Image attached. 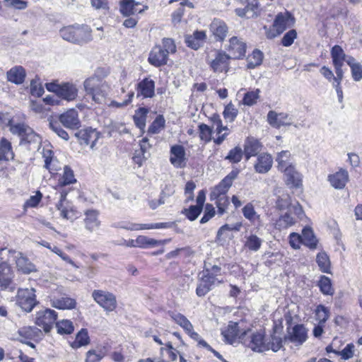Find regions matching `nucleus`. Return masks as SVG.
Listing matches in <instances>:
<instances>
[{
    "mask_svg": "<svg viewBox=\"0 0 362 362\" xmlns=\"http://www.w3.org/2000/svg\"><path fill=\"white\" fill-rule=\"evenodd\" d=\"M86 95L90 97L96 104L105 103L109 87L105 81L97 76L86 78L83 82Z\"/></svg>",
    "mask_w": 362,
    "mask_h": 362,
    "instance_id": "nucleus-1",
    "label": "nucleus"
},
{
    "mask_svg": "<svg viewBox=\"0 0 362 362\" xmlns=\"http://www.w3.org/2000/svg\"><path fill=\"white\" fill-rule=\"evenodd\" d=\"M91 29L87 25L68 26L60 30V35L68 42L83 45L93 39Z\"/></svg>",
    "mask_w": 362,
    "mask_h": 362,
    "instance_id": "nucleus-2",
    "label": "nucleus"
},
{
    "mask_svg": "<svg viewBox=\"0 0 362 362\" xmlns=\"http://www.w3.org/2000/svg\"><path fill=\"white\" fill-rule=\"evenodd\" d=\"M240 341L247 347L254 351H265L266 339L261 332H252L250 330L244 332L239 336Z\"/></svg>",
    "mask_w": 362,
    "mask_h": 362,
    "instance_id": "nucleus-3",
    "label": "nucleus"
},
{
    "mask_svg": "<svg viewBox=\"0 0 362 362\" xmlns=\"http://www.w3.org/2000/svg\"><path fill=\"white\" fill-rule=\"evenodd\" d=\"M210 68L215 73L228 72L229 70L230 56L223 51L215 50L207 56Z\"/></svg>",
    "mask_w": 362,
    "mask_h": 362,
    "instance_id": "nucleus-4",
    "label": "nucleus"
},
{
    "mask_svg": "<svg viewBox=\"0 0 362 362\" xmlns=\"http://www.w3.org/2000/svg\"><path fill=\"white\" fill-rule=\"evenodd\" d=\"M46 88L50 92L54 93L59 98L67 101H71L78 95V88L71 83L59 84L55 82L46 83Z\"/></svg>",
    "mask_w": 362,
    "mask_h": 362,
    "instance_id": "nucleus-5",
    "label": "nucleus"
},
{
    "mask_svg": "<svg viewBox=\"0 0 362 362\" xmlns=\"http://www.w3.org/2000/svg\"><path fill=\"white\" fill-rule=\"evenodd\" d=\"M94 300L107 313L114 311L117 302L115 294L105 290H94L92 293Z\"/></svg>",
    "mask_w": 362,
    "mask_h": 362,
    "instance_id": "nucleus-6",
    "label": "nucleus"
},
{
    "mask_svg": "<svg viewBox=\"0 0 362 362\" xmlns=\"http://www.w3.org/2000/svg\"><path fill=\"white\" fill-rule=\"evenodd\" d=\"M16 302L19 307L27 313L31 312L37 305L35 290L30 288H19L17 292Z\"/></svg>",
    "mask_w": 362,
    "mask_h": 362,
    "instance_id": "nucleus-7",
    "label": "nucleus"
},
{
    "mask_svg": "<svg viewBox=\"0 0 362 362\" xmlns=\"http://www.w3.org/2000/svg\"><path fill=\"white\" fill-rule=\"evenodd\" d=\"M111 226L115 228H122L127 230H150V229H160L168 227V223H156L141 224L131 223L126 221H117L112 223Z\"/></svg>",
    "mask_w": 362,
    "mask_h": 362,
    "instance_id": "nucleus-8",
    "label": "nucleus"
},
{
    "mask_svg": "<svg viewBox=\"0 0 362 362\" xmlns=\"http://www.w3.org/2000/svg\"><path fill=\"white\" fill-rule=\"evenodd\" d=\"M57 314L54 310L46 309L36 313L35 324L43 328L45 332H49L56 322Z\"/></svg>",
    "mask_w": 362,
    "mask_h": 362,
    "instance_id": "nucleus-9",
    "label": "nucleus"
},
{
    "mask_svg": "<svg viewBox=\"0 0 362 362\" xmlns=\"http://www.w3.org/2000/svg\"><path fill=\"white\" fill-rule=\"evenodd\" d=\"M9 130L13 134L18 135L22 141L28 143L35 141L37 136L33 130L23 122H16L13 120Z\"/></svg>",
    "mask_w": 362,
    "mask_h": 362,
    "instance_id": "nucleus-10",
    "label": "nucleus"
},
{
    "mask_svg": "<svg viewBox=\"0 0 362 362\" xmlns=\"http://www.w3.org/2000/svg\"><path fill=\"white\" fill-rule=\"evenodd\" d=\"M170 162L176 168H184L187 165V158L185 148L181 145H173L170 148Z\"/></svg>",
    "mask_w": 362,
    "mask_h": 362,
    "instance_id": "nucleus-11",
    "label": "nucleus"
},
{
    "mask_svg": "<svg viewBox=\"0 0 362 362\" xmlns=\"http://www.w3.org/2000/svg\"><path fill=\"white\" fill-rule=\"evenodd\" d=\"M331 57L336 75L340 78L344 74L342 66L349 56H346L343 49L339 45H334L331 49Z\"/></svg>",
    "mask_w": 362,
    "mask_h": 362,
    "instance_id": "nucleus-12",
    "label": "nucleus"
},
{
    "mask_svg": "<svg viewBox=\"0 0 362 362\" xmlns=\"http://www.w3.org/2000/svg\"><path fill=\"white\" fill-rule=\"evenodd\" d=\"M8 252L16 255L14 258L16 260V267L18 271H21L22 273L25 274L37 272L35 265L32 263L26 256L23 255L22 252H16V251L12 250H8Z\"/></svg>",
    "mask_w": 362,
    "mask_h": 362,
    "instance_id": "nucleus-13",
    "label": "nucleus"
},
{
    "mask_svg": "<svg viewBox=\"0 0 362 362\" xmlns=\"http://www.w3.org/2000/svg\"><path fill=\"white\" fill-rule=\"evenodd\" d=\"M67 192L62 191L60 192V199L57 204L56 207L59 211L60 216L66 220L73 221L76 214L72 205L66 200Z\"/></svg>",
    "mask_w": 362,
    "mask_h": 362,
    "instance_id": "nucleus-14",
    "label": "nucleus"
},
{
    "mask_svg": "<svg viewBox=\"0 0 362 362\" xmlns=\"http://www.w3.org/2000/svg\"><path fill=\"white\" fill-rule=\"evenodd\" d=\"M83 224L86 230L89 233L98 231L101 225L99 211L94 209L86 210L84 212Z\"/></svg>",
    "mask_w": 362,
    "mask_h": 362,
    "instance_id": "nucleus-15",
    "label": "nucleus"
},
{
    "mask_svg": "<svg viewBox=\"0 0 362 362\" xmlns=\"http://www.w3.org/2000/svg\"><path fill=\"white\" fill-rule=\"evenodd\" d=\"M59 122L69 129H77L80 127V120L78 112L74 109H70L59 116Z\"/></svg>",
    "mask_w": 362,
    "mask_h": 362,
    "instance_id": "nucleus-16",
    "label": "nucleus"
},
{
    "mask_svg": "<svg viewBox=\"0 0 362 362\" xmlns=\"http://www.w3.org/2000/svg\"><path fill=\"white\" fill-rule=\"evenodd\" d=\"M267 121L271 126L275 128L293 124L292 118L287 113H276L273 110L268 112Z\"/></svg>",
    "mask_w": 362,
    "mask_h": 362,
    "instance_id": "nucleus-17",
    "label": "nucleus"
},
{
    "mask_svg": "<svg viewBox=\"0 0 362 362\" xmlns=\"http://www.w3.org/2000/svg\"><path fill=\"white\" fill-rule=\"evenodd\" d=\"M228 50L231 54L230 55V59H240L245 54L246 44L242 39L238 37H233L229 40Z\"/></svg>",
    "mask_w": 362,
    "mask_h": 362,
    "instance_id": "nucleus-18",
    "label": "nucleus"
},
{
    "mask_svg": "<svg viewBox=\"0 0 362 362\" xmlns=\"http://www.w3.org/2000/svg\"><path fill=\"white\" fill-rule=\"evenodd\" d=\"M168 60V55L165 52L161 46L153 47L148 59V62L156 67L165 65Z\"/></svg>",
    "mask_w": 362,
    "mask_h": 362,
    "instance_id": "nucleus-19",
    "label": "nucleus"
},
{
    "mask_svg": "<svg viewBox=\"0 0 362 362\" xmlns=\"http://www.w3.org/2000/svg\"><path fill=\"white\" fill-rule=\"evenodd\" d=\"M349 173L346 170L340 169L339 171L329 175L328 180L335 189H343L349 181Z\"/></svg>",
    "mask_w": 362,
    "mask_h": 362,
    "instance_id": "nucleus-20",
    "label": "nucleus"
},
{
    "mask_svg": "<svg viewBox=\"0 0 362 362\" xmlns=\"http://www.w3.org/2000/svg\"><path fill=\"white\" fill-rule=\"evenodd\" d=\"M77 136L80 138L81 144L90 145L91 148H93L99 139V133L92 128L80 131Z\"/></svg>",
    "mask_w": 362,
    "mask_h": 362,
    "instance_id": "nucleus-21",
    "label": "nucleus"
},
{
    "mask_svg": "<svg viewBox=\"0 0 362 362\" xmlns=\"http://www.w3.org/2000/svg\"><path fill=\"white\" fill-rule=\"evenodd\" d=\"M155 95V83L153 80L146 78L138 83L137 95L144 98H152Z\"/></svg>",
    "mask_w": 362,
    "mask_h": 362,
    "instance_id": "nucleus-22",
    "label": "nucleus"
},
{
    "mask_svg": "<svg viewBox=\"0 0 362 362\" xmlns=\"http://www.w3.org/2000/svg\"><path fill=\"white\" fill-rule=\"evenodd\" d=\"M273 159L268 153H262L258 156L257 162L254 165L255 170L258 173H266L272 168Z\"/></svg>",
    "mask_w": 362,
    "mask_h": 362,
    "instance_id": "nucleus-23",
    "label": "nucleus"
},
{
    "mask_svg": "<svg viewBox=\"0 0 362 362\" xmlns=\"http://www.w3.org/2000/svg\"><path fill=\"white\" fill-rule=\"evenodd\" d=\"M144 11L141 4L135 2L134 0H122L120 2V12L124 16L134 15L140 13Z\"/></svg>",
    "mask_w": 362,
    "mask_h": 362,
    "instance_id": "nucleus-24",
    "label": "nucleus"
},
{
    "mask_svg": "<svg viewBox=\"0 0 362 362\" xmlns=\"http://www.w3.org/2000/svg\"><path fill=\"white\" fill-rule=\"evenodd\" d=\"M26 73L21 66H16L7 71V80L15 84H21L24 82Z\"/></svg>",
    "mask_w": 362,
    "mask_h": 362,
    "instance_id": "nucleus-25",
    "label": "nucleus"
},
{
    "mask_svg": "<svg viewBox=\"0 0 362 362\" xmlns=\"http://www.w3.org/2000/svg\"><path fill=\"white\" fill-rule=\"evenodd\" d=\"M283 172L287 185L291 187H299L301 185V175L295 170L293 166L283 170Z\"/></svg>",
    "mask_w": 362,
    "mask_h": 362,
    "instance_id": "nucleus-26",
    "label": "nucleus"
},
{
    "mask_svg": "<svg viewBox=\"0 0 362 362\" xmlns=\"http://www.w3.org/2000/svg\"><path fill=\"white\" fill-rule=\"evenodd\" d=\"M210 29L217 40L223 41L228 33V27L225 22L214 19L210 25Z\"/></svg>",
    "mask_w": 362,
    "mask_h": 362,
    "instance_id": "nucleus-27",
    "label": "nucleus"
},
{
    "mask_svg": "<svg viewBox=\"0 0 362 362\" xmlns=\"http://www.w3.org/2000/svg\"><path fill=\"white\" fill-rule=\"evenodd\" d=\"M169 240H158L145 235H139L136 238V247L148 248L164 245Z\"/></svg>",
    "mask_w": 362,
    "mask_h": 362,
    "instance_id": "nucleus-28",
    "label": "nucleus"
},
{
    "mask_svg": "<svg viewBox=\"0 0 362 362\" xmlns=\"http://www.w3.org/2000/svg\"><path fill=\"white\" fill-rule=\"evenodd\" d=\"M231 186L230 177H226L221 182L216 186L211 192V199H218V197L226 196Z\"/></svg>",
    "mask_w": 362,
    "mask_h": 362,
    "instance_id": "nucleus-29",
    "label": "nucleus"
},
{
    "mask_svg": "<svg viewBox=\"0 0 362 362\" xmlns=\"http://www.w3.org/2000/svg\"><path fill=\"white\" fill-rule=\"evenodd\" d=\"M216 280L217 279L212 275L204 276L196 290L197 296H205L211 289L212 286L216 283Z\"/></svg>",
    "mask_w": 362,
    "mask_h": 362,
    "instance_id": "nucleus-30",
    "label": "nucleus"
},
{
    "mask_svg": "<svg viewBox=\"0 0 362 362\" xmlns=\"http://www.w3.org/2000/svg\"><path fill=\"white\" fill-rule=\"evenodd\" d=\"M307 338L305 328L301 325L294 326L290 332L289 339L297 344H303Z\"/></svg>",
    "mask_w": 362,
    "mask_h": 362,
    "instance_id": "nucleus-31",
    "label": "nucleus"
},
{
    "mask_svg": "<svg viewBox=\"0 0 362 362\" xmlns=\"http://www.w3.org/2000/svg\"><path fill=\"white\" fill-rule=\"evenodd\" d=\"M11 268L5 262L0 264V287L7 288L13 279Z\"/></svg>",
    "mask_w": 362,
    "mask_h": 362,
    "instance_id": "nucleus-32",
    "label": "nucleus"
},
{
    "mask_svg": "<svg viewBox=\"0 0 362 362\" xmlns=\"http://www.w3.org/2000/svg\"><path fill=\"white\" fill-rule=\"evenodd\" d=\"M261 151L260 143L253 138L248 139L245 144L244 154L246 160L250 157L256 156Z\"/></svg>",
    "mask_w": 362,
    "mask_h": 362,
    "instance_id": "nucleus-33",
    "label": "nucleus"
},
{
    "mask_svg": "<svg viewBox=\"0 0 362 362\" xmlns=\"http://www.w3.org/2000/svg\"><path fill=\"white\" fill-rule=\"evenodd\" d=\"M244 217L250 221L254 225L260 226L262 221L260 215H259L255 210L254 206L252 203H247L242 209Z\"/></svg>",
    "mask_w": 362,
    "mask_h": 362,
    "instance_id": "nucleus-34",
    "label": "nucleus"
},
{
    "mask_svg": "<svg viewBox=\"0 0 362 362\" xmlns=\"http://www.w3.org/2000/svg\"><path fill=\"white\" fill-rule=\"evenodd\" d=\"M222 334L227 342L233 344L238 338L239 339L238 324L230 322L226 329L222 332Z\"/></svg>",
    "mask_w": 362,
    "mask_h": 362,
    "instance_id": "nucleus-35",
    "label": "nucleus"
},
{
    "mask_svg": "<svg viewBox=\"0 0 362 362\" xmlns=\"http://www.w3.org/2000/svg\"><path fill=\"white\" fill-rule=\"evenodd\" d=\"M76 300L67 296H61L52 299V305L58 309H72L76 306Z\"/></svg>",
    "mask_w": 362,
    "mask_h": 362,
    "instance_id": "nucleus-36",
    "label": "nucleus"
},
{
    "mask_svg": "<svg viewBox=\"0 0 362 362\" xmlns=\"http://www.w3.org/2000/svg\"><path fill=\"white\" fill-rule=\"evenodd\" d=\"M265 346V351L269 350H272L274 352L278 351L283 347L282 337L274 332L268 339H266Z\"/></svg>",
    "mask_w": 362,
    "mask_h": 362,
    "instance_id": "nucleus-37",
    "label": "nucleus"
},
{
    "mask_svg": "<svg viewBox=\"0 0 362 362\" xmlns=\"http://www.w3.org/2000/svg\"><path fill=\"white\" fill-rule=\"evenodd\" d=\"M169 315L172 320L178 325H180L185 332H190L193 329V325L190 321L182 314L176 312H170Z\"/></svg>",
    "mask_w": 362,
    "mask_h": 362,
    "instance_id": "nucleus-38",
    "label": "nucleus"
},
{
    "mask_svg": "<svg viewBox=\"0 0 362 362\" xmlns=\"http://www.w3.org/2000/svg\"><path fill=\"white\" fill-rule=\"evenodd\" d=\"M346 64L350 66L351 76L355 81H360L362 79V65L357 62L353 57H349Z\"/></svg>",
    "mask_w": 362,
    "mask_h": 362,
    "instance_id": "nucleus-39",
    "label": "nucleus"
},
{
    "mask_svg": "<svg viewBox=\"0 0 362 362\" xmlns=\"http://www.w3.org/2000/svg\"><path fill=\"white\" fill-rule=\"evenodd\" d=\"M296 223L295 218L288 212L281 216L275 223V228L281 230L287 229Z\"/></svg>",
    "mask_w": 362,
    "mask_h": 362,
    "instance_id": "nucleus-40",
    "label": "nucleus"
},
{
    "mask_svg": "<svg viewBox=\"0 0 362 362\" xmlns=\"http://www.w3.org/2000/svg\"><path fill=\"white\" fill-rule=\"evenodd\" d=\"M290 16L288 13H279L276 16L274 23V28L277 32V35L281 34L289 24Z\"/></svg>",
    "mask_w": 362,
    "mask_h": 362,
    "instance_id": "nucleus-41",
    "label": "nucleus"
},
{
    "mask_svg": "<svg viewBox=\"0 0 362 362\" xmlns=\"http://www.w3.org/2000/svg\"><path fill=\"white\" fill-rule=\"evenodd\" d=\"M291 153L288 151H282L278 153L276 160L278 169L283 171L293 165L290 163Z\"/></svg>",
    "mask_w": 362,
    "mask_h": 362,
    "instance_id": "nucleus-42",
    "label": "nucleus"
},
{
    "mask_svg": "<svg viewBox=\"0 0 362 362\" xmlns=\"http://www.w3.org/2000/svg\"><path fill=\"white\" fill-rule=\"evenodd\" d=\"M303 244L309 247L311 249L316 248L317 239L314 235L313 231L310 228H305L302 232Z\"/></svg>",
    "mask_w": 362,
    "mask_h": 362,
    "instance_id": "nucleus-43",
    "label": "nucleus"
},
{
    "mask_svg": "<svg viewBox=\"0 0 362 362\" xmlns=\"http://www.w3.org/2000/svg\"><path fill=\"white\" fill-rule=\"evenodd\" d=\"M240 228H241L240 223H236L235 225H231V226L228 225V224H225V225L222 226L219 228V230L217 233V236H216L217 240L221 241L222 240L226 239L227 238H229L230 232H231L233 230L238 231V230H240Z\"/></svg>",
    "mask_w": 362,
    "mask_h": 362,
    "instance_id": "nucleus-44",
    "label": "nucleus"
},
{
    "mask_svg": "<svg viewBox=\"0 0 362 362\" xmlns=\"http://www.w3.org/2000/svg\"><path fill=\"white\" fill-rule=\"evenodd\" d=\"M262 52L258 49H255L251 54L248 55L247 58V67L248 69H254L262 64Z\"/></svg>",
    "mask_w": 362,
    "mask_h": 362,
    "instance_id": "nucleus-45",
    "label": "nucleus"
},
{
    "mask_svg": "<svg viewBox=\"0 0 362 362\" xmlns=\"http://www.w3.org/2000/svg\"><path fill=\"white\" fill-rule=\"evenodd\" d=\"M76 182L74 171L67 165L64 166L62 176L59 180V185L62 187Z\"/></svg>",
    "mask_w": 362,
    "mask_h": 362,
    "instance_id": "nucleus-46",
    "label": "nucleus"
},
{
    "mask_svg": "<svg viewBox=\"0 0 362 362\" xmlns=\"http://www.w3.org/2000/svg\"><path fill=\"white\" fill-rule=\"evenodd\" d=\"M148 110L145 107L139 108L134 115V122L136 127L140 129H143L146 126V115Z\"/></svg>",
    "mask_w": 362,
    "mask_h": 362,
    "instance_id": "nucleus-47",
    "label": "nucleus"
},
{
    "mask_svg": "<svg viewBox=\"0 0 362 362\" xmlns=\"http://www.w3.org/2000/svg\"><path fill=\"white\" fill-rule=\"evenodd\" d=\"M90 339L86 329H82L76 335L75 340L72 342L71 346L78 349L89 344Z\"/></svg>",
    "mask_w": 362,
    "mask_h": 362,
    "instance_id": "nucleus-48",
    "label": "nucleus"
},
{
    "mask_svg": "<svg viewBox=\"0 0 362 362\" xmlns=\"http://www.w3.org/2000/svg\"><path fill=\"white\" fill-rule=\"evenodd\" d=\"M106 355L105 348H100L98 350L91 349L86 353V362H99Z\"/></svg>",
    "mask_w": 362,
    "mask_h": 362,
    "instance_id": "nucleus-49",
    "label": "nucleus"
},
{
    "mask_svg": "<svg viewBox=\"0 0 362 362\" xmlns=\"http://www.w3.org/2000/svg\"><path fill=\"white\" fill-rule=\"evenodd\" d=\"M260 90L256 89L255 90L247 92L242 100V104L245 106H252L257 103L259 98Z\"/></svg>",
    "mask_w": 362,
    "mask_h": 362,
    "instance_id": "nucleus-50",
    "label": "nucleus"
},
{
    "mask_svg": "<svg viewBox=\"0 0 362 362\" xmlns=\"http://www.w3.org/2000/svg\"><path fill=\"white\" fill-rule=\"evenodd\" d=\"M316 261L320 269L324 273H329L330 262L328 256L325 252L319 253L317 255Z\"/></svg>",
    "mask_w": 362,
    "mask_h": 362,
    "instance_id": "nucleus-51",
    "label": "nucleus"
},
{
    "mask_svg": "<svg viewBox=\"0 0 362 362\" xmlns=\"http://www.w3.org/2000/svg\"><path fill=\"white\" fill-rule=\"evenodd\" d=\"M18 332L20 337L28 339L38 336L40 330L35 327H24L19 329Z\"/></svg>",
    "mask_w": 362,
    "mask_h": 362,
    "instance_id": "nucleus-52",
    "label": "nucleus"
},
{
    "mask_svg": "<svg viewBox=\"0 0 362 362\" xmlns=\"http://www.w3.org/2000/svg\"><path fill=\"white\" fill-rule=\"evenodd\" d=\"M262 240L256 235H250L247 238L245 246L252 251H257L261 245Z\"/></svg>",
    "mask_w": 362,
    "mask_h": 362,
    "instance_id": "nucleus-53",
    "label": "nucleus"
},
{
    "mask_svg": "<svg viewBox=\"0 0 362 362\" xmlns=\"http://www.w3.org/2000/svg\"><path fill=\"white\" fill-rule=\"evenodd\" d=\"M0 152L7 160L13 158L14 154L12 151L11 144L6 139H2L0 141Z\"/></svg>",
    "mask_w": 362,
    "mask_h": 362,
    "instance_id": "nucleus-54",
    "label": "nucleus"
},
{
    "mask_svg": "<svg viewBox=\"0 0 362 362\" xmlns=\"http://www.w3.org/2000/svg\"><path fill=\"white\" fill-rule=\"evenodd\" d=\"M243 153L244 151L242 148L240 146H236L229 151L226 159L232 163H238L241 160Z\"/></svg>",
    "mask_w": 362,
    "mask_h": 362,
    "instance_id": "nucleus-55",
    "label": "nucleus"
},
{
    "mask_svg": "<svg viewBox=\"0 0 362 362\" xmlns=\"http://www.w3.org/2000/svg\"><path fill=\"white\" fill-rule=\"evenodd\" d=\"M165 119L162 115H158L155 120L152 122L148 128V133L158 134L165 127Z\"/></svg>",
    "mask_w": 362,
    "mask_h": 362,
    "instance_id": "nucleus-56",
    "label": "nucleus"
},
{
    "mask_svg": "<svg viewBox=\"0 0 362 362\" xmlns=\"http://www.w3.org/2000/svg\"><path fill=\"white\" fill-rule=\"evenodd\" d=\"M319 286L320 291L326 295H332L334 289L332 286L331 280L329 278L322 276L319 281Z\"/></svg>",
    "mask_w": 362,
    "mask_h": 362,
    "instance_id": "nucleus-57",
    "label": "nucleus"
},
{
    "mask_svg": "<svg viewBox=\"0 0 362 362\" xmlns=\"http://www.w3.org/2000/svg\"><path fill=\"white\" fill-rule=\"evenodd\" d=\"M223 114L226 119L228 120L229 122H233L235 120L238 114V110L230 102L225 107Z\"/></svg>",
    "mask_w": 362,
    "mask_h": 362,
    "instance_id": "nucleus-58",
    "label": "nucleus"
},
{
    "mask_svg": "<svg viewBox=\"0 0 362 362\" xmlns=\"http://www.w3.org/2000/svg\"><path fill=\"white\" fill-rule=\"evenodd\" d=\"M56 326L60 334H71L74 331V326L70 320H63L57 322Z\"/></svg>",
    "mask_w": 362,
    "mask_h": 362,
    "instance_id": "nucleus-59",
    "label": "nucleus"
},
{
    "mask_svg": "<svg viewBox=\"0 0 362 362\" xmlns=\"http://www.w3.org/2000/svg\"><path fill=\"white\" fill-rule=\"evenodd\" d=\"M5 6L16 10H24L28 7V1L23 0H4Z\"/></svg>",
    "mask_w": 362,
    "mask_h": 362,
    "instance_id": "nucleus-60",
    "label": "nucleus"
},
{
    "mask_svg": "<svg viewBox=\"0 0 362 362\" xmlns=\"http://www.w3.org/2000/svg\"><path fill=\"white\" fill-rule=\"evenodd\" d=\"M50 129L56 133L60 138L67 141L69 138L68 133L64 130L60 124L57 121H51L49 122Z\"/></svg>",
    "mask_w": 362,
    "mask_h": 362,
    "instance_id": "nucleus-61",
    "label": "nucleus"
},
{
    "mask_svg": "<svg viewBox=\"0 0 362 362\" xmlns=\"http://www.w3.org/2000/svg\"><path fill=\"white\" fill-rule=\"evenodd\" d=\"M44 93V88L38 78L33 79L30 81V93L37 97H40Z\"/></svg>",
    "mask_w": 362,
    "mask_h": 362,
    "instance_id": "nucleus-62",
    "label": "nucleus"
},
{
    "mask_svg": "<svg viewBox=\"0 0 362 362\" xmlns=\"http://www.w3.org/2000/svg\"><path fill=\"white\" fill-rule=\"evenodd\" d=\"M355 352V346L353 344H347L341 351H337L336 353L341 356L344 360H348L351 358Z\"/></svg>",
    "mask_w": 362,
    "mask_h": 362,
    "instance_id": "nucleus-63",
    "label": "nucleus"
},
{
    "mask_svg": "<svg viewBox=\"0 0 362 362\" xmlns=\"http://www.w3.org/2000/svg\"><path fill=\"white\" fill-rule=\"evenodd\" d=\"M161 47L168 55L176 52V45L171 38H163Z\"/></svg>",
    "mask_w": 362,
    "mask_h": 362,
    "instance_id": "nucleus-64",
    "label": "nucleus"
}]
</instances>
